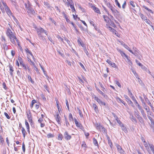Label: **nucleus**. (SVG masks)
Listing matches in <instances>:
<instances>
[{"mask_svg": "<svg viewBox=\"0 0 154 154\" xmlns=\"http://www.w3.org/2000/svg\"><path fill=\"white\" fill-rule=\"evenodd\" d=\"M6 34L7 36L9 37L10 41L13 44H16V41L18 45H19V42L15 35V34H14L9 28L8 29L7 31L6 32Z\"/></svg>", "mask_w": 154, "mask_h": 154, "instance_id": "nucleus-1", "label": "nucleus"}, {"mask_svg": "<svg viewBox=\"0 0 154 154\" xmlns=\"http://www.w3.org/2000/svg\"><path fill=\"white\" fill-rule=\"evenodd\" d=\"M35 28L36 31L37 33L39 38L40 39L44 41L45 39V38L43 35L42 34L43 33H44L46 35L48 36V31L44 29L43 28L40 27H37L35 26Z\"/></svg>", "mask_w": 154, "mask_h": 154, "instance_id": "nucleus-2", "label": "nucleus"}, {"mask_svg": "<svg viewBox=\"0 0 154 154\" xmlns=\"http://www.w3.org/2000/svg\"><path fill=\"white\" fill-rule=\"evenodd\" d=\"M106 5L107 7L110 9L113 14L115 16L119 13V12L118 10L115 9V6L114 5V6H113L109 2H106Z\"/></svg>", "mask_w": 154, "mask_h": 154, "instance_id": "nucleus-3", "label": "nucleus"}, {"mask_svg": "<svg viewBox=\"0 0 154 154\" xmlns=\"http://www.w3.org/2000/svg\"><path fill=\"white\" fill-rule=\"evenodd\" d=\"M55 119L57 122L58 124L60 125H61V117L59 116V114L58 113H57L56 115H54Z\"/></svg>", "mask_w": 154, "mask_h": 154, "instance_id": "nucleus-4", "label": "nucleus"}, {"mask_svg": "<svg viewBox=\"0 0 154 154\" xmlns=\"http://www.w3.org/2000/svg\"><path fill=\"white\" fill-rule=\"evenodd\" d=\"M64 138L66 140H70L71 138V135L69 134L67 131H66L64 134Z\"/></svg>", "mask_w": 154, "mask_h": 154, "instance_id": "nucleus-5", "label": "nucleus"}, {"mask_svg": "<svg viewBox=\"0 0 154 154\" xmlns=\"http://www.w3.org/2000/svg\"><path fill=\"white\" fill-rule=\"evenodd\" d=\"M124 96L128 104L130 105L131 106L134 107V106L133 104V103L130 100V99L126 95H125Z\"/></svg>", "mask_w": 154, "mask_h": 154, "instance_id": "nucleus-6", "label": "nucleus"}, {"mask_svg": "<svg viewBox=\"0 0 154 154\" xmlns=\"http://www.w3.org/2000/svg\"><path fill=\"white\" fill-rule=\"evenodd\" d=\"M27 11V12L29 14H30L33 15L35 13L34 10L32 8V7H29L28 8L26 9Z\"/></svg>", "mask_w": 154, "mask_h": 154, "instance_id": "nucleus-7", "label": "nucleus"}, {"mask_svg": "<svg viewBox=\"0 0 154 154\" xmlns=\"http://www.w3.org/2000/svg\"><path fill=\"white\" fill-rule=\"evenodd\" d=\"M116 147L118 151L120 153H121V154H123L124 153V151L122 149L120 146L117 144L116 145Z\"/></svg>", "mask_w": 154, "mask_h": 154, "instance_id": "nucleus-8", "label": "nucleus"}, {"mask_svg": "<svg viewBox=\"0 0 154 154\" xmlns=\"http://www.w3.org/2000/svg\"><path fill=\"white\" fill-rule=\"evenodd\" d=\"M143 97L146 102L148 103V105L150 106H152V104L150 101L149 100L146 96L143 94Z\"/></svg>", "mask_w": 154, "mask_h": 154, "instance_id": "nucleus-9", "label": "nucleus"}, {"mask_svg": "<svg viewBox=\"0 0 154 154\" xmlns=\"http://www.w3.org/2000/svg\"><path fill=\"white\" fill-rule=\"evenodd\" d=\"M144 108L146 110L148 115L149 114V112H150V110L149 108V107L144 103V105L143 106Z\"/></svg>", "mask_w": 154, "mask_h": 154, "instance_id": "nucleus-10", "label": "nucleus"}, {"mask_svg": "<svg viewBox=\"0 0 154 154\" xmlns=\"http://www.w3.org/2000/svg\"><path fill=\"white\" fill-rule=\"evenodd\" d=\"M122 129V130L126 133H127L128 132V130L126 128V127L125 126V125L124 124L122 125L121 126H120Z\"/></svg>", "mask_w": 154, "mask_h": 154, "instance_id": "nucleus-11", "label": "nucleus"}, {"mask_svg": "<svg viewBox=\"0 0 154 154\" xmlns=\"http://www.w3.org/2000/svg\"><path fill=\"white\" fill-rule=\"evenodd\" d=\"M130 118L133 122H135V123L137 122V121L136 118L131 114H130Z\"/></svg>", "mask_w": 154, "mask_h": 154, "instance_id": "nucleus-12", "label": "nucleus"}, {"mask_svg": "<svg viewBox=\"0 0 154 154\" xmlns=\"http://www.w3.org/2000/svg\"><path fill=\"white\" fill-rule=\"evenodd\" d=\"M92 8L95 12L98 14H100V11L98 8L94 6H92Z\"/></svg>", "mask_w": 154, "mask_h": 154, "instance_id": "nucleus-13", "label": "nucleus"}, {"mask_svg": "<svg viewBox=\"0 0 154 154\" xmlns=\"http://www.w3.org/2000/svg\"><path fill=\"white\" fill-rule=\"evenodd\" d=\"M97 90L100 94L103 96L106 99L107 97V96L101 91L99 89L97 88Z\"/></svg>", "mask_w": 154, "mask_h": 154, "instance_id": "nucleus-14", "label": "nucleus"}, {"mask_svg": "<svg viewBox=\"0 0 154 154\" xmlns=\"http://www.w3.org/2000/svg\"><path fill=\"white\" fill-rule=\"evenodd\" d=\"M107 139L108 141V143L109 145L110 146L111 148L112 147V142L111 140L110 139L109 137L108 136H107Z\"/></svg>", "mask_w": 154, "mask_h": 154, "instance_id": "nucleus-15", "label": "nucleus"}, {"mask_svg": "<svg viewBox=\"0 0 154 154\" xmlns=\"http://www.w3.org/2000/svg\"><path fill=\"white\" fill-rule=\"evenodd\" d=\"M21 128L22 133L23 135V136L24 138L27 134V133L26 132L25 129L23 127H22V126H21Z\"/></svg>", "mask_w": 154, "mask_h": 154, "instance_id": "nucleus-16", "label": "nucleus"}, {"mask_svg": "<svg viewBox=\"0 0 154 154\" xmlns=\"http://www.w3.org/2000/svg\"><path fill=\"white\" fill-rule=\"evenodd\" d=\"M27 116L29 122H30V124L31 126H32V120L31 115H29L28 114H27Z\"/></svg>", "mask_w": 154, "mask_h": 154, "instance_id": "nucleus-17", "label": "nucleus"}, {"mask_svg": "<svg viewBox=\"0 0 154 154\" xmlns=\"http://www.w3.org/2000/svg\"><path fill=\"white\" fill-rule=\"evenodd\" d=\"M25 124L26 127V128L27 130V131L29 134L30 133V130H29V126L28 122L26 120L25 121Z\"/></svg>", "mask_w": 154, "mask_h": 154, "instance_id": "nucleus-18", "label": "nucleus"}, {"mask_svg": "<svg viewBox=\"0 0 154 154\" xmlns=\"http://www.w3.org/2000/svg\"><path fill=\"white\" fill-rule=\"evenodd\" d=\"M6 11L7 14L9 15V16H10V15H11L12 14L9 8L8 7L7 8H6L5 9Z\"/></svg>", "mask_w": 154, "mask_h": 154, "instance_id": "nucleus-19", "label": "nucleus"}, {"mask_svg": "<svg viewBox=\"0 0 154 154\" xmlns=\"http://www.w3.org/2000/svg\"><path fill=\"white\" fill-rule=\"evenodd\" d=\"M25 6L26 9L28 8L29 7H31V5L29 1H27V3H25L24 4Z\"/></svg>", "mask_w": 154, "mask_h": 154, "instance_id": "nucleus-20", "label": "nucleus"}, {"mask_svg": "<svg viewBox=\"0 0 154 154\" xmlns=\"http://www.w3.org/2000/svg\"><path fill=\"white\" fill-rule=\"evenodd\" d=\"M18 60L19 61L21 66H22L24 64L23 63V60L21 57H18Z\"/></svg>", "mask_w": 154, "mask_h": 154, "instance_id": "nucleus-21", "label": "nucleus"}, {"mask_svg": "<svg viewBox=\"0 0 154 154\" xmlns=\"http://www.w3.org/2000/svg\"><path fill=\"white\" fill-rule=\"evenodd\" d=\"M74 120L76 126L78 127H80L81 125V124L79 123L76 119L74 118Z\"/></svg>", "mask_w": 154, "mask_h": 154, "instance_id": "nucleus-22", "label": "nucleus"}, {"mask_svg": "<svg viewBox=\"0 0 154 154\" xmlns=\"http://www.w3.org/2000/svg\"><path fill=\"white\" fill-rule=\"evenodd\" d=\"M93 107L96 112H98V108L97 105L95 104H93Z\"/></svg>", "mask_w": 154, "mask_h": 154, "instance_id": "nucleus-23", "label": "nucleus"}, {"mask_svg": "<svg viewBox=\"0 0 154 154\" xmlns=\"http://www.w3.org/2000/svg\"><path fill=\"white\" fill-rule=\"evenodd\" d=\"M7 43L2 44V45L4 49L5 50H7L8 49V46L7 45Z\"/></svg>", "mask_w": 154, "mask_h": 154, "instance_id": "nucleus-24", "label": "nucleus"}, {"mask_svg": "<svg viewBox=\"0 0 154 154\" xmlns=\"http://www.w3.org/2000/svg\"><path fill=\"white\" fill-rule=\"evenodd\" d=\"M103 18L104 19V21L105 22H106L107 23L109 22V19L107 16L103 15Z\"/></svg>", "mask_w": 154, "mask_h": 154, "instance_id": "nucleus-25", "label": "nucleus"}, {"mask_svg": "<svg viewBox=\"0 0 154 154\" xmlns=\"http://www.w3.org/2000/svg\"><path fill=\"white\" fill-rule=\"evenodd\" d=\"M143 8H145V9H146V10H147L149 12L152 14L153 13V12L150 9H149V8H147L146 6L143 5Z\"/></svg>", "mask_w": 154, "mask_h": 154, "instance_id": "nucleus-26", "label": "nucleus"}, {"mask_svg": "<svg viewBox=\"0 0 154 154\" xmlns=\"http://www.w3.org/2000/svg\"><path fill=\"white\" fill-rule=\"evenodd\" d=\"M70 6L72 9V12H74L75 11V10L74 8L73 4H70Z\"/></svg>", "mask_w": 154, "mask_h": 154, "instance_id": "nucleus-27", "label": "nucleus"}, {"mask_svg": "<svg viewBox=\"0 0 154 154\" xmlns=\"http://www.w3.org/2000/svg\"><path fill=\"white\" fill-rule=\"evenodd\" d=\"M10 67V73L11 75H13V72L14 71L13 68L12 66L10 65L9 66Z\"/></svg>", "mask_w": 154, "mask_h": 154, "instance_id": "nucleus-28", "label": "nucleus"}, {"mask_svg": "<svg viewBox=\"0 0 154 154\" xmlns=\"http://www.w3.org/2000/svg\"><path fill=\"white\" fill-rule=\"evenodd\" d=\"M2 44H5L7 43V42L5 39L4 36H2Z\"/></svg>", "mask_w": 154, "mask_h": 154, "instance_id": "nucleus-29", "label": "nucleus"}, {"mask_svg": "<svg viewBox=\"0 0 154 154\" xmlns=\"http://www.w3.org/2000/svg\"><path fill=\"white\" fill-rule=\"evenodd\" d=\"M94 100H96L98 103L100 102L101 100H100V99H99L98 97H96V96L94 95Z\"/></svg>", "mask_w": 154, "mask_h": 154, "instance_id": "nucleus-30", "label": "nucleus"}, {"mask_svg": "<svg viewBox=\"0 0 154 154\" xmlns=\"http://www.w3.org/2000/svg\"><path fill=\"white\" fill-rule=\"evenodd\" d=\"M139 15L140 16V17H141V18L143 19L144 20H146L147 19V17L146 16H145L143 14H142L140 13L139 14Z\"/></svg>", "mask_w": 154, "mask_h": 154, "instance_id": "nucleus-31", "label": "nucleus"}, {"mask_svg": "<svg viewBox=\"0 0 154 154\" xmlns=\"http://www.w3.org/2000/svg\"><path fill=\"white\" fill-rule=\"evenodd\" d=\"M64 18L65 19L66 22L68 23H70L71 22L70 21V20L68 18L67 15L65 14H64Z\"/></svg>", "mask_w": 154, "mask_h": 154, "instance_id": "nucleus-32", "label": "nucleus"}, {"mask_svg": "<svg viewBox=\"0 0 154 154\" xmlns=\"http://www.w3.org/2000/svg\"><path fill=\"white\" fill-rule=\"evenodd\" d=\"M63 138V135L61 134L60 133L58 136V139L59 140H61Z\"/></svg>", "mask_w": 154, "mask_h": 154, "instance_id": "nucleus-33", "label": "nucleus"}, {"mask_svg": "<svg viewBox=\"0 0 154 154\" xmlns=\"http://www.w3.org/2000/svg\"><path fill=\"white\" fill-rule=\"evenodd\" d=\"M93 142L94 143L96 146H98V144L97 140L94 138H93Z\"/></svg>", "mask_w": 154, "mask_h": 154, "instance_id": "nucleus-34", "label": "nucleus"}, {"mask_svg": "<svg viewBox=\"0 0 154 154\" xmlns=\"http://www.w3.org/2000/svg\"><path fill=\"white\" fill-rule=\"evenodd\" d=\"M117 101L119 102H121L123 104L125 105V103L124 101L123 100H122L119 97H117Z\"/></svg>", "mask_w": 154, "mask_h": 154, "instance_id": "nucleus-35", "label": "nucleus"}, {"mask_svg": "<svg viewBox=\"0 0 154 154\" xmlns=\"http://www.w3.org/2000/svg\"><path fill=\"white\" fill-rule=\"evenodd\" d=\"M36 102V100H33L31 102V104L30 105V107L32 108L34 104Z\"/></svg>", "mask_w": 154, "mask_h": 154, "instance_id": "nucleus-36", "label": "nucleus"}, {"mask_svg": "<svg viewBox=\"0 0 154 154\" xmlns=\"http://www.w3.org/2000/svg\"><path fill=\"white\" fill-rule=\"evenodd\" d=\"M28 61L30 63V65L32 66L34 65V64H35L34 63L33 61H32L29 58H28Z\"/></svg>", "mask_w": 154, "mask_h": 154, "instance_id": "nucleus-37", "label": "nucleus"}, {"mask_svg": "<svg viewBox=\"0 0 154 154\" xmlns=\"http://www.w3.org/2000/svg\"><path fill=\"white\" fill-rule=\"evenodd\" d=\"M144 145L146 149L148 150L149 149V147L148 146L147 144V143L146 142L145 140H144Z\"/></svg>", "mask_w": 154, "mask_h": 154, "instance_id": "nucleus-38", "label": "nucleus"}, {"mask_svg": "<svg viewBox=\"0 0 154 154\" xmlns=\"http://www.w3.org/2000/svg\"><path fill=\"white\" fill-rule=\"evenodd\" d=\"M54 134H51V133H49L47 136V137L48 138L54 137Z\"/></svg>", "mask_w": 154, "mask_h": 154, "instance_id": "nucleus-39", "label": "nucleus"}, {"mask_svg": "<svg viewBox=\"0 0 154 154\" xmlns=\"http://www.w3.org/2000/svg\"><path fill=\"white\" fill-rule=\"evenodd\" d=\"M69 120L70 121H73V119L72 115L71 113H70L69 115Z\"/></svg>", "mask_w": 154, "mask_h": 154, "instance_id": "nucleus-40", "label": "nucleus"}, {"mask_svg": "<svg viewBox=\"0 0 154 154\" xmlns=\"http://www.w3.org/2000/svg\"><path fill=\"white\" fill-rule=\"evenodd\" d=\"M77 109L79 111V113L80 115V117H83V115L82 114V111L79 109V108H77Z\"/></svg>", "mask_w": 154, "mask_h": 154, "instance_id": "nucleus-41", "label": "nucleus"}, {"mask_svg": "<svg viewBox=\"0 0 154 154\" xmlns=\"http://www.w3.org/2000/svg\"><path fill=\"white\" fill-rule=\"evenodd\" d=\"M130 4L131 5L133 8H134L135 6V3L133 1H131L130 2Z\"/></svg>", "mask_w": 154, "mask_h": 154, "instance_id": "nucleus-42", "label": "nucleus"}, {"mask_svg": "<svg viewBox=\"0 0 154 154\" xmlns=\"http://www.w3.org/2000/svg\"><path fill=\"white\" fill-rule=\"evenodd\" d=\"M126 62L130 66L132 65V62L131 61L130 58L128 59Z\"/></svg>", "mask_w": 154, "mask_h": 154, "instance_id": "nucleus-43", "label": "nucleus"}, {"mask_svg": "<svg viewBox=\"0 0 154 154\" xmlns=\"http://www.w3.org/2000/svg\"><path fill=\"white\" fill-rule=\"evenodd\" d=\"M70 23L73 26V27L74 28V29H75V30L77 31H78V30H77V29L76 28V25L74 24L73 22H71Z\"/></svg>", "mask_w": 154, "mask_h": 154, "instance_id": "nucleus-44", "label": "nucleus"}, {"mask_svg": "<svg viewBox=\"0 0 154 154\" xmlns=\"http://www.w3.org/2000/svg\"><path fill=\"white\" fill-rule=\"evenodd\" d=\"M28 78L29 81L31 82L33 84L34 83V82L32 80V78H31V77L29 75H28Z\"/></svg>", "mask_w": 154, "mask_h": 154, "instance_id": "nucleus-45", "label": "nucleus"}, {"mask_svg": "<svg viewBox=\"0 0 154 154\" xmlns=\"http://www.w3.org/2000/svg\"><path fill=\"white\" fill-rule=\"evenodd\" d=\"M115 82L120 88H121V85L117 80H115Z\"/></svg>", "mask_w": 154, "mask_h": 154, "instance_id": "nucleus-46", "label": "nucleus"}, {"mask_svg": "<svg viewBox=\"0 0 154 154\" xmlns=\"http://www.w3.org/2000/svg\"><path fill=\"white\" fill-rule=\"evenodd\" d=\"M57 107L58 109V112L59 113H60V112L61 111V106L60 105H57Z\"/></svg>", "mask_w": 154, "mask_h": 154, "instance_id": "nucleus-47", "label": "nucleus"}, {"mask_svg": "<svg viewBox=\"0 0 154 154\" xmlns=\"http://www.w3.org/2000/svg\"><path fill=\"white\" fill-rule=\"evenodd\" d=\"M147 117L151 121V123L152 124V123L154 125V122L152 120V118L150 117L149 115H148L147 114Z\"/></svg>", "mask_w": 154, "mask_h": 154, "instance_id": "nucleus-48", "label": "nucleus"}, {"mask_svg": "<svg viewBox=\"0 0 154 154\" xmlns=\"http://www.w3.org/2000/svg\"><path fill=\"white\" fill-rule=\"evenodd\" d=\"M33 66L34 67V69L37 72V73H39L38 69L35 65V64H34V65H33Z\"/></svg>", "mask_w": 154, "mask_h": 154, "instance_id": "nucleus-49", "label": "nucleus"}, {"mask_svg": "<svg viewBox=\"0 0 154 154\" xmlns=\"http://www.w3.org/2000/svg\"><path fill=\"white\" fill-rule=\"evenodd\" d=\"M138 119L141 123H143V120L141 117H139Z\"/></svg>", "mask_w": 154, "mask_h": 154, "instance_id": "nucleus-50", "label": "nucleus"}, {"mask_svg": "<svg viewBox=\"0 0 154 154\" xmlns=\"http://www.w3.org/2000/svg\"><path fill=\"white\" fill-rule=\"evenodd\" d=\"M150 148L151 151H152L154 150V146L152 144H149Z\"/></svg>", "mask_w": 154, "mask_h": 154, "instance_id": "nucleus-51", "label": "nucleus"}, {"mask_svg": "<svg viewBox=\"0 0 154 154\" xmlns=\"http://www.w3.org/2000/svg\"><path fill=\"white\" fill-rule=\"evenodd\" d=\"M77 42L79 44H80L83 47L84 44L81 42L80 39H78L77 40Z\"/></svg>", "mask_w": 154, "mask_h": 154, "instance_id": "nucleus-52", "label": "nucleus"}, {"mask_svg": "<svg viewBox=\"0 0 154 154\" xmlns=\"http://www.w3.org/2000/svg\"><path fill=\"white\" fill-rule=\"evenodd\" d=\"M99 104L100 106L102 105L106 106V103L105 102H103L102 100L100 102V103H99Z\"/></svg>", "mask_w": 154, "mask_h": 154, "instance_id": "nucleus-53", "label": "nucleus"}, {"mask_svg": "<svg viewBox=\"0 0 154 154\" xmlns=\"http://www.w3.org/2000/svg\"><path fill=\"white\" fill-rule=\"evenodd\" d=\"M110 66H112V67L114 68L116 67V64L115 63H113L112 62V63H111L110 64H109Z\"/></svg>", "mask_w": 154, "mask_h": 154, "instance_id": "nucleus-54", "label": "nucleus"}, {"mask_svg": "<svg viewBox=\"0 0 154 154\" xmlns=\"http://www.w3.org/2000/svg\"><path fill=\"white\" fill-rule=\"evenodd\" d=\"M65 122L66 125L67 127H68L70 125L69 123L68 122L67 119H65Z\"/></svg>", "mask_w": 154, "mask_h": 154, "instance_id": "nucleus-55", "label": "nucleus"}, {"mask_svg": "<svg viewBox=\"0 0 154 154\" xmlns=\"http://www.w3.org/2000/svg\"><path fill=\"white\" fill-rule=\"evenodd\" d=\"M112 115L116 121H117L119 119L118 118L114 113H112Z\"/></svg>", "mask_w": 154, "mask_h": 154, "instance_id": "nucleus-56", "label": "nucleus"}, {"mask_svg": "<svg viewBox=\"0 0 154 154\" xmlns=\"http://www.w3.org/2000/svg\"><path fill=\"white\" fill-rule=\"evenodd\" d=\"M135 61L136 63L140 66H143L137 60H135Z\"/></svg>", "mask_w": 154, "mask_h": 154, "instance_id": "nucleus-57", "label": "nucleus"}, {"mask_svg": "<svg viewBox=\"0 0 154 154\" xmlns=\"http://www.w3.org/2000/svg\"><path fill=\"white\" fill-rule=\"evenodd\" d=\"M4 115L7 119H10V117L8 115V114L7 113H6V112H5Z\"/></svg>", "mask_w": 154, "mask_h": 154, "instance_id": "nucleus-58", "label": "nucleus"}, {"mask_svg": "<svg viewBox=\"0 0 154 154\" xmlns=\"http://www.w3.org/2000/svg\"><path fill=\"white\" fill-rule=\"evenodd\" d=\"M82 147H84L85 149H86V145L84 141L82 142Z\"/></svg>", "mask_w": 154, "mask_h": 154, "instance_id": "nucleus-59", "label": "nucleus"}, {"mask_svg": "<svg viewBox=\"0 0 154 154\" xmlns=\"http://www.w3.org/2000/svg\"><path fill=\"white\" fill-rule=\"evenodd\" d=\"M140 111L143 116L144 117V116L146 117V114L145 113L144 111L143 110V109H141Z\"/></svg>", "mask_w": 154, "mask_h": 154, "instance_id": "nucleus-60", "label": "nucleus"}, {"mask_svg": "<svg viewBox=\"0 0 154 154\" xmlns=\"http://www.w3.org/2000/svg\"><path fill=\"white\" fill-rule=\"evenodd\" d=\"M22 149L24 152H25V146L24 143H23L22 144Z\"/></svg>", "mask_w": 154, "mask_h": 154, "instance_id": "nucleus-61", "label": "nucleus"}, {"mask_svg": "<svg viewBox=\"0 0 154 154\" xmlns=\"http://www.w3.org/2000/svg\"><path fill=\"white\" fill-rule=\"evenodd\" d=\"M123 46L128 51L130 49V48L127 45L124 44L123 45Z\"/></svg>", "mask_w": 154, "mask_h": 154, "instance_id": "nucleus-62", "label": "nucleus"}, {"mask_svg": "<svg viewBox=\"0 0 154 154\" xmlns=\"http://www.w3.org/2000/svg\"><path fill=\"white\" fill-rule=\"evenodd\" d=\"M126 5V1H125L123 4L122 5V8L123 9H124L125 8Z\"/></svg>", "mask_w": 154, "mask_h": 154, "instance_id": "nucleus-63", "label": "nucleus"}, {"mask_svg": "<svg viewBox=\"0 0 154 154\" xmlns=\"http://www.w3.org/2000/svg\"><path fill=\"white\" fill-rule=\"evenodd\" d=\"M109 30L112 32H116V30L112 28L110 26L109 27Z\"/></svg>", "mask_w": 154, "mask_h": 154, "instance_id": "nucleus-64", "label": "nucleus"}]
</instances>
